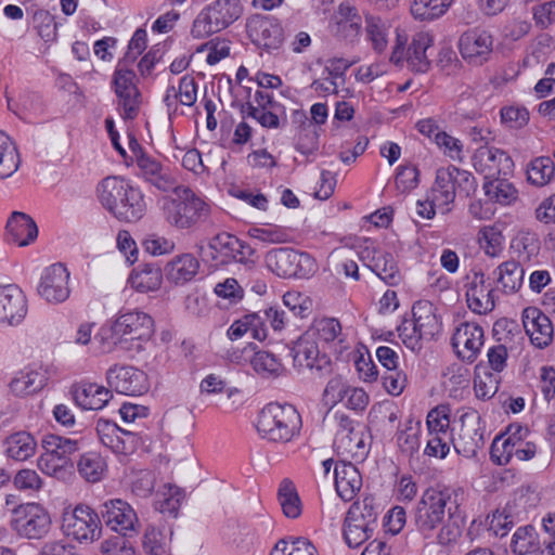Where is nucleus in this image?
<instances>
[{
  "instance_id": "nucleus-1",
  "label": "nucleus",
  "mask_w": 555,
  "mask_h": 555,
  "mask_svg": "<svg viewBox=\"0 0 555 555\" xmlns=\"http://www.w3.org/2000/svg\"><path fill=\"white\" fill-rule=\"evenodd\" d=\"M96 192L102 206L120 221L135 222L145 214L143 193L125 179L106 177Z\"/></svg>"
},
{
  "instance_id": "nucleus-2",
  "label": "nucleus",
  "mask_w": 555,
  "mask_h": 555,
  "mask_svg": "<svg viewBox=\"0 0 555 555\" xmlns=\"http://www.w3.org/2000/svg\"><path fill=\"white\" fill-rule=\"evenodd\" d=\"M176 197L164 198L162 205L165 221L176 230H191L207 221L210 205L189 186L179 185L172 191Z\"/></svg>"
},
{
  "instance_id": "nucleus-3",
  "label": "nucleus",
  "mask_w": 555,
  "mask_h": 555,
  "mask_svg": "<svg viewBox=\"0 0 555 555\" xmlns=\"http://www.w3.org/2000/svg\"><path fill=\"white\" fill-rule=\"evenodd\" d=\"M300 426V415L291 404L270 403L261 410L257 421L259 435L274 442L291 441L299 433Z\"/></svg>"
},
{
  "instance_id": "nucleus-4",
  "label": "nucleus",
  "mask_w": 555,
  "mask_h": 555,
  "mask_svg": "<svg viewBox=\"0 0 555 555\" xmlns=\"http://www.w3.org/2000/svg\"><path fill=\"white\" fill-rule=\"evenodd\" d=\"M379 505L373 496L352 503L344 525V538L350 547H358L373 535L377 528Z\"/></svg>"
},
{
  "instance_id": "nucleus-5",
  "label": "nucleus",
  "mask_w": 555,
  "mask_h": 555,
  "mask_svg": "<svg viewBox=\"0 0 555 555\" xmlns=\"http://www.w3.org/2000/svg\"><path fill=\"white\" fill-rule=\"evenodd\" d=\"M240 0H215L194 20L191 34L194 38H206L233 24L242 14Z\"/></svg>"
},
{
  "instance_id": "nucleus-6",
  "label": "nucleus",
  "mask_w": 555,
  "mask_h": 555,
  "mask_svg": "<svg viewBox=\"0 0 555 555\" xmlns=\"http://www.w3.org/2000/svg\"><path fill=\"white\" fill-rule=\"evenodd\" d=\"M474 190L475 178L470 172L449 166L437 170L435 182L428 194L439 209L449 211L448 206L453 203L456 191L468 195Z\"/></svg>"
},
{
  "instance_id": "nucleus-7",
  "label": "nucleus",
  "mask_w": 555,
  "mask_h": 555,
  "mask_svg": "<svg viewBox=\"0 0 555 555\" xmlns=\"http://www.w3.org/2000/svg\"><path fill=\"white\" fill-rule=\"evenodd\" d=\"M266 263L272 272L282 278H306L315 269V262L310 255L286 247L268 251Z\"/></svg>"
},
{
  "instance_id": "nucleus-8",
  "label": "nucleus",
  "mask_w": 555,
  "mask_h": 555,
  "mask_svg": "<svg viewBox=\"0 0 555 555\" xmlns=\"http://www.w3.org/2000/svg\"><path fill=\"white\" fill-rule=\"evenodd\" d=\"M337 429L334 438V448L338 455L352 460H363L367 454L366 435L362 426L345 414L334 415Z\"/></svg>"
},
{
  "instance_id": "nucleus-9",
  "label": "nucleus",
  "mask_w": 555,
  "mask_h": 555,
  "mask_svg": "<svg viewBox=\"0 0 555 555\" xmlns=\"http://www.w3.org/2000/svg\"><path fill=\"white\" fill-rule=\"evenodd\" d=\"M451 493L436 489L426 490L417 504L415 524L423 534L431 533L444 518Z\"/></svg>"
},
{
  "instance_id": "nucleus-10",
  "label": "nucleus",
  "mask_w": 555,
  "mask_h": 555,
  "mask_svg": "<svg viewBox=\"0 0 555 555\" xmlns=\"http://www.w3.org/2000/svg\"><path fill=\"white\" fill-rule=\"evenodd\" d=\"M13 513L12 526L21 537L41 539L51 528L50 514L40 504H22L15 507Z\"/></svg>"
},
{
  "instance_id": "nucleus-11",
  "label": "nucleus",
  "mask_w": 555,
  "mask_h": 555,
  "mask_svg": "<svg viewBox=\"0 0 555 555\" xmlns=\"http://www.w3.org/2000/svg\"><path fill=\"white\" fill-rule=\"evenodd\" d=\"M62 528L67 537L77 541H93L101 534L98 514L88 505L79 504L63 514Z\"/></svg>"
},
{
  "instance_id": "nucleus-12",
  "label": "nucleus",
  "mask_w": 555,
  "mask_h": 555,
  "mask_svg": "<svg viewBox=\"0 0 555 555\" xmlns=\"http://www.w3.org/2000/svg\"><path fill=\"white\" fill-rule=\"evenodd\" d=\"M135 74L118 64L114 76L113 87L118 99V107L121 111V117L125 119H134L141 106V93L135 83Z\"/></svg>"
},
{
  "instance_id": "nucleus-13",
  "label": "nucleus",
  "mask_w": 555,
  "mask_h": 555,
  "mask_svg": "<svg viewBox=\"0 0 555 555\" xmlns=\"http://www.w3.org/2000/svg\"><path fill=\"white\" fill-rule=\"evenodd\" d=\"M294 366L299 370H309L312 374L323 377L331 373L330 358L322 353L318 343L311 339V334H302L292 348Z\"/></svg>"
},
{
  "instance_id": "nucleus-14",
  "label": "nucleus",
  "mask_w": 555,
  "mask_h": 555,
  "mask_svg": "<svg viewBox=\"0 0 555 555\" xmlns=\"http://www.w3.org/2000/svg\"><path fill=\"white\" fill-rule=\"evenodd\" d=\"M112 332L120 338V344L127 340L139 341L137 349L141 348V341L152 337L154 332L153 319L145 312L133 310L120 313L112 325Z\"/></svg>"
},
{
  "instance_id": "nucleus-15",
  "label": "nucleus",
  "mask_w": 555,
  "mask_h": 555,
  "mask_svg": "<svg viewBox=\"0 0 555 555\" xmlns=\"http://www.w3.org/2000/svg\"><path fill=\"white\" fill-rule=\"evenodd\" d=\"M359 258L376 275L389 285H398L401 281L400 271L391 254L379 250L375 243L365 238L358 251Z\"/></svg>"
},
{
  "instance_id": "nucleus-16",
  "label": "nucleus",
  "mask_w": 555,
  "mask_h": 555,
  "mask_svg": "<svg viewBox=\"0 0 555 555\" xmlns=\"http://www.w3.org/2000/svg\"><path fill=\"white\" fill-rule=\"evenodd\" d=\"M139 176L160 192H172L180 184L175 171L156 157L141 152L135 158Z\"/></svg>"
},
{
  "instance_id": "nucleus-17",
  "label": "nucleus",
  "mask_w": 555,
  "mask_h": 555,
  "mask_svg": "<svg viewBox=\"0 0 555 555\" xmlns=\"http://www.w3.org/2000/svg\"><path fill=\"white\" fill-rule=\"evenodd\" d=\"M101 515L105 525L122 537H131L139 530L137 513L126 501L115 499L104 502Z\"/></svg>"
},
{
  "instance_id": "nucleus-18",
  "label": "nucleus",
  "mask_w": 555,
  "mask_h": 555,
  "mask_svg": "<svg viewBox=\"0 0 555 555\" xmlns=\"http://www.w3.org/2000/svg\"><path fill=\"white\" fill-rule=\"evenodd\" d=\"M111 389L126 396H140L149 390L146 374L131 365L111 366L106 372Z\"/></svg>"
},
{
  "instance_id": "nucleus-19",
  "label": "nucleus",
  "mask_w": 555,
  "mask_h": 555,
  "mask_svg": "<svg viewBox=\"0 0 555 555\" xmlns=\"http://www.w3.org/2000/svg\"><path fill=\"white\" fill-rule=\"evenodd\" d=\"M68 281L69 272L64 264H51L41 273L37 293L47 302H64L70 294Z\"/></svg>"
},
{
  "instance_id": "nucleus-20",
  "label": "nucleus",
  "mask_w": 555,
  "mask_h": 555,
  "mask_svg": "<svg viewBox=\"0 0 555 555\" xmlns=\"http://www.w3.org/2000/svg\"><path fill=\"white\" fill-rule=\"evenodd\" d=\"M246 28L250 40L268 51L279 49L283 42V28L270 15H253L248 18Z\"/></svg>"
},
{
  "instance_id": "nucleus-21",
  "label": "nucleus",
  "mask_w": 555,
  "mask_h": 555,
  "mask_svg": "<svg viewBox=\"0 0 555 555\" xmlns=\"http://www.w3.org/2000/svg\"><path fill=\"white\" fill-rule=\"evenodd\" d=\"M462 57L473 65H482L490 59L493 51V37L483 29H469L459 39Z\"/></svg>"
},
{
  "instance_id": "nucleus-22",
  "label": "nucleus",
  "mask_w": 555,
  "mask_h": 555,
  "mask_svg": "<svg viewBox=\"0 0 555 555\" xmlns=\"http://www.w3.org/2000/svg\"><path fill=\"white\" fill-rule=\"evenodd\" d=\"M473 164L477 171L487 179L506 177L513 172L514 162L503 150L493 146H480L473 156Z\"/></svg>"
},
{
  "instance_id": "nucleus-23",
  "label": "nucleus",
  "mask_w": 555,
  "mask_h": 555,
  "mask_svg": "<svg viewBox=\"0 0 555 555\" xmlns=\"http://www.w3.org/2000/svg\"><path fill=\"white\" fill-rule=\"evenodd\" d=\"M457 437L453 438V446L457 453L465 457H473L483 446V434L480 430V415L477 411L465 412L461 418Z\"/></svg>"
},
{
  "instance_id": "nucleus-24",
  "label": "nucleus",
  "mask_w": 555,
  "mask_h": 555,
  "mask_svg": "<svg viewBox=\"0 0 555 555\" xmlns=\"http://www.w3.org/2000/svg\"><path fill=\"white\" fill-rule=\"evenodd\" d=\"M485 341V333L480 325L473 322H463L452 336V346L460 358L474 362Z\"/></svg>"
},
{
  "instance_id": "nucleus-25",
  "label": "nucleus",
  "mask_w": 555,
  "mask_h": 555,
  "mask_svg": "<svg viewBox=\"0 0 555 555\" xmlns=\"http://www.w3.org/2000/svg\"><path fill=\"white\" fill-rule=\"evenodd\" d=\"M328 28L337 38L354 39L362 29V18L358 9L349 1L340 2L330 18Z\"/></svg>"
},
{
  "instance_id": "nucleus-26",
  "label": "nucleus",
  "mask_w": 555,
  "mask_h": 555,
  "mask_svg": "<svg viewBox=\"0 0 555 555\" xmlns=\"http://www.w3.org/2000/svg\"><path fill=\"white\" fill-rule=\"evenodd\" d=\"M521 321L526 334L535 347H547L554 337L551 319L537 307H527L522 310Z\"/></svg>"
},
{
  "instance_id": "nucleus-27",
  "label": "nucleus",
  "mask_w": 555,
  "mask_h": 555,
  "mask_svg": "<svg viewBox=\"0 0 555 555\" xmlns=\"http://www.w3.org/2000/svg\"><path fill=\"white\" fill-rule=\"evenodd\" d=\"M26 314L27 299L23 291L14 284H0V323L17 325Z\"/></svg>"
},
{
  "instance_id": "nucleus-28",
  "label": "nucleus",
  "mask_w": 555,
  "mask_h": 555,
  "mask_svg": "<svg viewBox=\"0 0 555 555\" xmlns=\"http://www.w3.org/2000/svg\"><path fill=\"white\" fill-rule=\"evenodd\" d=\"M495 300V289L487 284L485 273L475 272L466 289L468 308L475 313L486 314L494 309Z\"/></svg>"
},
{
  "instance_id": "nucleus-29",
  "label": "nucleus",
  "mask_w": 555,
  "mask_h": 555,
  "mask_svg": "<svg viewBox=\"0 0 555 555\" xmlns=\"http://www.w3.org/2000/svg\"><path fill=\"white\" fill-rule=\"evenodd\" d=\"M334 477L337 494L346 502L351 501L362 488V476L351 462H337Z\"/></svg>"
},
{
  "instance_id": "nucleus-30",
  "label": "nucleus",
  "mask_w": 555,
  "mask_h": 555,
  "mask_svg": "<svg viewBox=\"0 0 555 555\" xmlns=\"http://www.w3.org/2000/svg\"><path fill=\"white\" fill-rule=\"evenodd\" d=\"M98 433L102 443L115 453H131L138 443V437L134 434L121 430L108 422H104L103 425L99 424Z\"/></svg>"
},
{
  "instance_id": "nucleus-31",
  "label": "nucleus",
  "mask_w": 555,
  "mask_h": 555,
  "mask_svg": "<svg viewBox=\"0 0 555 555\" xmlns=\"http://www.w3.org/2000/svg\"><path fill=\"white\" fill-rule=\"evenodd\" d=\"M10 240L18 246H27L38 236V228L34 219L21 211L12 212L7 222Z\"/></svg>"
},
{
  "instance_id": "nucleus-32",
  "label": "nucleus",
  "mask_w": 555,
  "mask_h": 555,
  "mask_svg": "<svg viewBox=\"0 0 555 555\" xmlns=\"http://www.w3.org/2000/svg\"><path fill=\"white\" fill-rule=\"evenodd\" d=\"M493 275L502 293L512 295L521 288L525 269L519 262L511 259L499 264L493 271Z\"/></svg>"
},
{
  "instance_id": "nucleus-33",
  "label": "nucleus",
  "mask_w": 555,
  "mask_h": 555,
  "mask_svg": "<svg viewBox=\"0 0 555 555\" xmlns=\"http://www.w3.org/2000/svg\"><path fill=\"white\" fill-rule=\"evenodd\" d=\"M199 269L198 260L189 253L176 256L165 269L167 279L175 284H184L193 280Z\"/></svg>"
},
{
  "instance_id": "nucleus-34",
  "label": "nucleus",
  "mask_w": 555,
  "mask_h": 555,
  "mask_svg": "<svg viewBox=\"0 0 555 555\" xmlns=\"http://www.w3.org/2000/svg\"><path fill=\"white\" fill-rule=\"evenodd\" d=\"M4 453L15 461H26L35 455L37 441L28 431L11 434L3 441Z\"/></svg>"
},
{
  "instance_id": "nucleus-35",
  "label": "nucleus",
  "mask_w": 555,
  "mask_h": 555,
  "mask_svg": "<svg viewBox=\"0 0 555 555\" xmlns=\"http://www.w3.org/2000/svg\"><path fill=\"white\" fill-rule=\"evenodd\" d=\"M433 46V37L428 33H420L410 44L406 52L408 66L416 73H425L429 69L430 62L427 50Z\"/></svg>"
},
{
  "instance_id": "nucleus-36",
  "label": "nucleus",
  "mask_w": 555,
  "mask_h": 555,
  "mask_svg": "<svg viewBox=\"0 0 555 555\" xmlns=\"http://www.w3.org/2000/svg\"><path fill=\"white\" fill-rule=\"evenodd\" d=\"M111 397L108 389L96 384L82 385L74 391L76 403L85 410H101Z\"/></svg>"
},
{
  "instance_id": "nucleus-37",
  "label": "nucleus",
  "mask_w": 555,
  "mask_h": 555,
  "mask_svg": "<svg viewBox=\"0 0 555 555\" xmlns=\"http://www.w3.org/2000/svg\"><path fill=\"white\" fill-rule=\"evenodd\" d=\"M365 38L372 49L380 54L389 43L390 25L387 21L373 14H365Z\"/></svg>"
},
{
  "instance_id": "nucleus-38",
  "label": "nucleus",
  "mask_w": 555,
  "mask_h": 555,
  "mask_svg": "<svg viewBox=\"0 0 555 555\" xmlns=\"http://www.w3.org/2000/svg\"><path fill=\"white\" fill-rule=\"evenodd\" d=\"M413 319L418 331V337L430 339L438 331L439 323L434 313L433 305L428 301H417L412 308Z\"/></svg>"
},
{
  "instance_id": "nucleus-39",
  "label": "nucleus",
  "mask_w": 555,
  "mask_h": 555,
  "mask_svg": "<svg viewBox=\"0 0 555 555\" xmlns=\"http://www.w3.org/2000/svg\"><path fill=\"white\" fill-rule=\"evenodd\" d=\"M46 380L47 377L43 372L27 369L16 374L10 383V388L17 396H27L42 389Z\"/></svg>"
},
{
  "instance_id": "nucleus-40",
  "label": "nucleus",
  "mask_w": 555,
  "mask_h": 555,
  "mask_svg": "<svg viewBox=\"0 0 555 555\" xmlns=\"http://www.w3.org/2000/svg\"><path fill=\"white\" fill-rule=\"evenodd\" d=\"M262 324L263 322L259 314H246L232 323L227 335L231 340H237L250 332L253 338L263 340L267 337V331Z\"/></svg>"
},
{
  "instance_id": "nucleus-41",
  "label": "nucleus",
  "mask_w": 555,
  "mask_h": 555,
  "mask_svg": "<svg viewBox=\"0 0 555 555\" xmlns=\"http://www.w3.org/2000/svg\"><path fill=\"white\" fill-rule=\"evenodd\" d=\"M238 247V238L225 232L215 235L208 242L209 256L222 264L231 262V257Z\"/></svg>"
},
{
  "instance_id": "nucleus-42",
  "label": "nucleus",
  "mask_w": 555,
  "mask_h": 555,
  "mask_svg": "<svg viewBox=\"0 0 555 555\" xmlns=\"http://www.w3.org/2000/svg\"><path fill=\"white\" fill-rule=\"evenodd\" d=\"M162 280L163 274L158 267L144 264L132 272L129 282L138 292L147 293L158 289Z\"/></svg>"
},
{
  "instance_id": "nucleus-43",
  "label": "nucleus",
  "mask_w": 555,
  "mask_h": 555,
  "mask_svg": "<svg viewBox=\"0 0 555 555\" xmlns=\"http://www.w3.org/2000/svg\"><path fill=\"white\" fill-rule=\"evenodd\" d=\"M37 466L43 474L59 480H66L74 472L72 460H64L46 451L39 456Z\"/></svg>"
},
{
  "instance_id": "nucleus-44",
  "label": "nucleus",
  "mask_w": 555,
  "mask_h": 555,
  "mask_svg": "<svg viewBox=\"0 0 555 555\" xmlns=\"http://www.w3.org/2000/svg\"><path fill=\"white\" fill-rule=\"evenodd\" d=\"M21 165L18 151L13 141L0 131V178L13 176Z\"/></svg>"
},
{
  "instance_id": "nucleus-45",
  "label": "nucleus",
  "mask_w": 555,
  "mask_h": 555,
  "mask_svg": "<svg viewBox=\"0 0 555 555\" xmlns=\"http://www.w3.org/2000/svg\"><path fill=\"white\" fill-rule=\"evenodd\" d=\"M77 470L81 478L88 482H98L104 476L106 463L96 452L90 451L80 455L77 462Z\"/></svg>"
},
{
  "instance_id": "nucleus-46",
  "label": "nucleus",
  "mask_w": 555,
  "mask_h": 555,
  "mask_svg": "<svg viewBox=\"0 0 555 555\" xmlns=\"http://www.w3.org/2000/svg\"><path fill=\"white\" fill-rule=\"evenodd\" d=\"M455 0H414L411 14L420 21H434L447 13Z\"/></svg>"
},
{
  "instance_id": "nucleus-47",
  "label": "nucleus",
  "mask_w": 555,
  "mask_h": 555,
  "mask_svg": "<svg viewBox=\"0 0 555 555\" xmlns=\"http://www.w3.org/2000/svg\"><path fill=\"white\" fill-rule=\"evenodd\" d=\"M539 534L531 525L519 527L513 534L511 548L517 555H528L540 550Z\"/></svg>"
},
{
  "instance_id": "nucleus-48",
  "label": "nucleus",
  "mask_w": 555,
  "mask_h": 555,
  "mask_svg": "<svg viewBox=\"0 0 555 555\" xmlns=\"http://www.w3.org/2000/svg\"><path fill=\"white\" fill-rule=\"evenodd\" d=\"M555 175V164L548 156H540L527 166V180L535 186H544Z\"/></svg>"
},
{
  "instance_id": "nucleus-49",
  "label": "nucleus",
  "mask_w": 555,
  "mask_h": 555,
  "mask_svg": "<svg viewBox=\"0 0 555 555\" xmlns=\"http://www.w3.org/2000/svg\"><path fill=\"white\" fill-rule=\"evenodd\" d=\"M41 446L43 451L53 453L55 456L72 460V455L78 452L79 441L54 434H47L42 437Z\"/></svg>"
},
{
  "instance_id": "nucleus-50",
  "label": "nucleus",
  "mask_w": 555,
  "mask_h": 555,
  "mask_svg": "<svg viewBox=\"0 0 555 555\" xmlns=\"http://www.w3.org/2000/svg\"><path fill=\"white\" fill-rule=\"evenodd\" d=\"M242 113L244 116L256 119L262 127L269 129H278L286 121L281 105L280 108H266L247 104V106L242 109Z\"/></svg>"
},
{
  "instance_id": "nucleus-51",
  "label": "nucleus",
  "mask_w": 555,
  "mask_h": 555,
  "mask_svg": "<svg viewBox=\"0 0 555 555\" xmlns=\"http://www.w3.org/2000/svg\"><path fill=\"white\" fill-rule=\"evenodd\" d=\"M183 499L184 493L179 487L165 485L157 494L155 506L162 514L177 517Z\"/></svg>"
},
{
  "instance_id": "nucleus-52",
  "label": "nucleus",
  "mask_w": 555,
  "mask_h": 555,
  "mask_svg": "<svg viewBox=\"0 0 555 555\" xmlns=\"http://www.w3.org/2000/svg\"><path fill=\"white\" fill-rule=\"evenodd\" d=\"M250 364L258 375L266 378L278 377L283 371L280 359L266 350L255 352L250 359Z\"/></svg>"
},
{
  "instance_id": "nucleus-53",
  "label": "nucleus",
  "mask_w": 555,
  "mask_h": 555,
  "mask_svg": "<svg viewBox=\"0 0 555 555\" xmlns=\"http://www.w3.org/2000/svg\"><path fill=\"white\" fill-rule=\"evenodd\" d=\"M278 496L286 517L297 518L301 514V502L295 485L291 480L284 479L281 482Z\"/></svg>"
},
{
  "instance_id": "nucleus-54",
  "label": "nucleus",
  "mask_w": 555,
  "mask_h": 555,
  "mask_svg": "<svg viewBox=\"0 0 555 555\" xmlns=\"http://www.w3.org/2000/svg\"><path fill=\"white\" fill-rule=\"evenodd\" d=\"M485 191L490 199L507 205L516 199L517 191L506 179L500 177L491 178L485 183Z\"/></svg>"
},
{
  "instance_id": "nucleus-55",
  "label": "nucleus",
  "mask_w": 555,
  "mask_h": 555,
  "mask_svg": "<svg viewBox=\"0 0 555 555\" xmlns=\"http://www.w3.org/2000/svg\"><path fill=\"white\" fill-rule=\"evenodd\" d=\"M353 251L348 248H337L331 254V260L337 274H344L354 281L360 279L359 267L353 259Z\"/></svg>"
},
{
  "instance_id": "nucleus-56",
  "label": "nucleus",
  "mask_w": 555,
  "mask_h": 555,
  "mask_svg": "<svg viewBox=\"0 0 555 555\" xmlns=\"http://www.w3.org/2000/svg\"><path fill=\"white\" fill-rule=\"evenodd\" d=\"M295 116H298L301 121L298 133L297 151L307 155L311 154L318 149L319 133L317 128L307 119L305 113L296 112Z\"/></svg>"
},
{
  "instance_id": "nucleus-57",
  "label": "nucleus",
  "mask_w": 555,
  "mask_h": 555,
  "mask_svg": "<svg viewBox=\"0 0 555 555\" xmlns=\"http://www.w3.org/2000/svg\"><path fill=\"white\" fill-rule=\"evenodd\" d=\"M518 520L516 504L508 502L502 509H496L490 519V528L496 535L504 537Z\"/></svg>"
},
{
  "instance_id": "nucleus-58",
  "label": "nucleus",
  "mask_w": 555,
  "mask_h": 555,
  "mask_svg": "<svg viewBox=\"0 0 555 555\" xmlns=\"http://www.w3.org/2000/svg\"><path fill=\"white\" fill-rule=\"evenodd\" d=\"M341 332L338 320L333 318H323L313 322L312 326L305 333L311 334V339L331 343L335 340Z\"/></svg>"
},
{
  "instance_id": "nucleus-59",
  "label": "nucleus",
  "mask_w": 555,
  "mask_h": 555,
  "mask_svg": "<svg viewBox=\"0 0 555 555\" xmlns=\"http://www.w3.org/2000/svg\"><path fill=\"white\" fill-rule=\"evenodd\" d=\"M271 555H317V548L306 539L280 540Z\"/></svg>"
},
{
  "instance_id": "nucleus-60",
  "label": "nucleus",
  "mask_w": 555,
  "mask_h": 555,
  "mask_svg": "<svg viewBox=\"0 0 555 555\" xmlns=\"http://www.w3.org/2000/svg\"><path fill=\"white\" fill-rule=\"evenodd\" d=\"M33 23L38 35L46 42H53L57 37V25L54 16L46 10H36L33 15Z\"/></svg>"
},
{
  "instance_id": "nucleus-61",
  "label": "nucleus",
  "mask_w": 555,
  "mask_h": 555,
  "mask_svg": "<svg viewBox=\"0 0 555 555\" xmlns=\"http://www.w3.org/2000/svg\"><path fill=\"white\" fill-rule=\"evenodd\" d=\"M476 397L482 400L492 398L499 389V377L489 372H480L478 369L474 378Z\"/></svg>"
},
{
  "instance_id": "nucleus-62",
  "label": "nucleus",
  "mask_w": 555,
  "mask_h": 555,
  "mask_svg": "<svg viewBox=\"0 0 555 555\" xmlns=\"http://www.w3.org/2000/svg\"><path fill=\"white\" fill-rule=\"evenodd\" d=\"M515 248L518 255V261L521 266L530 262L540 253L539 241L534 235L525 233L515 241Z\"/></svg>"
},
{
  "instance_id": "nucleus-63",
  "label": "nucleus",
  "mask_w": 555,
  "mask_h": 555,
  "mask_svg": "<svg viewBox=\"0 0 555 555\" xmlns=\"http://www.w3.org/2000/svg\"><path fill=\"white\" fill-rule=\"evenodd\" d=\"M428 433L452 434L450 429V408L448 405H438L433 409L426 420Z\"/></svg>"
},
{
  "instance_id": "nucleus-64",
  "label": "nucleus",
  "mask_w": 555,
  "mask_h": 555,
  "mask_svg": "<svg viewBox=\"0 0 555 555\" xmlns=\"http://www.w3.org/2000/svg\"><path fill=\"white\" fill-rule=\"evenodd\" d=\"M516 446L505 436L496 437L491 446V460L499 465L508 464L516 456Z\"/></svg>"
}]
</instances>
